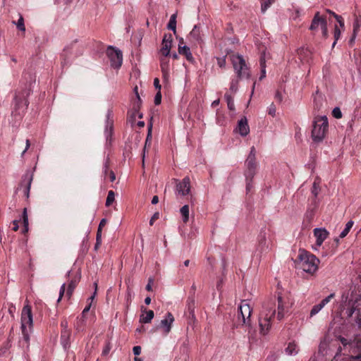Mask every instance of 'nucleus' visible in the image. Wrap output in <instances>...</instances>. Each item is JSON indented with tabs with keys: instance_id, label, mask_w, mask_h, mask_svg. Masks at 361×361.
Wrapping results in <instances>:
<instances>
[{
	"instance_id": "1",
	"label": "nucleus",
	"mask_w": 361,
	"mask_h": 361,
	"mask_svg": "<svg viewBox=\"0 0 361 361\" xmlns=\"http://www.w3.org/2000/svg\"><path fill=\"white\" fill-rule=\"evenodd\" d=\"M276 314L275 305L264 304L259 315V333L267 335L271 327V319Z\"/></svg>"
},
{
	"instance_id": "2",
	"label": "nucleus",
	"mask_w": 361,
	"mask_h": 361,
	"mask_svg": "<svg viewBox=\"0 0 361 361\" xmlns=\"http://www.w3.org/2000/svg\"><path fill=\"white\" fill-rule=\"evenodd\" d=\"M298 265L305 272L314 274L318 269L319 260L313 255L300 250L298 255Z\"/></svg>"
},
{
	"instance_id": "3",
	"label": "nucleus",
	"mask_w": 361,
	"mask_h": 361,
	"mask_svg": "<svg viewBox=\"0 0 361 361\" xmlns=\"http://www.w3.org/2000/svg\"><path fill=\"white\" fill-rule=\"evenodd\" d=\"M329 123L326 116H317L313 121L312 138L314 142H319L326 137L328 132Z\"/></svg>"
},
{
	"instance_id": "4",
	"label": "nucleus",
	"mask_w": 361,
	"mask_h": 361,
	"mask_svg": "<svg viewBox=\"0 0 361 361\" xmlns=\"http://www.w3.org/2000/svg\"><path fill=\"white\" fill-rule=\"evenodd\" d=\"M33 324L32 313L30 305H25L21 313V330L24 340L27 343L30 340V332Z\"/></svg>"
},
{
	"instance_id": "5",
	"label": "nucleus",
	"mask_w": 361,
	"mask_h": 361,
	"mask_svg": "<svg viewBox=\"0 0 361 361\" xmlns=\"http://www.w3.org/2000/svg\"><path fill=\"white\" fill-rule=\"evenodd\" d=\"M231 60L235 73L239 79L250 78V71L243 56L239 54H233L231 56Z\"/></svg>"
},
{
	"instance_id": "6",
	"label": "nucleus",
	"mask_w": 361,
	"mask_h": 361,
	"mask_svg": "<svg viewBox=\"0 0 361 361\" xmlns=\"http://www.w3.org/2000/svg\"><path fill=\"white\" fill-rule=\"evenodd\" d=\"M319 29H321L323 37L326 38L328 37L326 20L320 15L319 12H317L312 20L310 30L312 31H317Z\"/></svg>"
},
{
	"instance_id": "7",
	"label": "nucleus",
	"mask_w": 361,
	"mask_h": 361,
	"mask_svg": "<svg viewBox=\"0 0 361 361\" xmlns=\"http://www.w3.org/2000/svg\"><path fill=\"white\" fill-rule=\"evenodd\" d=\"M239 314L238 317H241L243 324L247 326L251 325L250 316L252 314V308L247 301L243 300L241 302L238 307Z\"/></svg>"
},
{
	"instance_id": "8",
	"label": "nucleus",
	"mask_w": 361,
	"mask_h": 361,
	"mask_svg": "<svg viewBox=\"0 0 361 361\" xmlns=\"http://www.w3.org/2000/svg\"><path fill=\"white\" fill-rule=\"evenodd\" d=\"M107 56L113 67L116 68L121 67L123 61V55L119 49L109 47L107 49Z\"/></svg>"
},
{
	"instance_id": "9",
	"label": "nucleus",
	"mask_w": 361,
	"mask_h": 361,
	"mask_svg": "<svg viewBox=\"0 0 361 361\" xmlns=\"http://www.w3.org/2000/svg\"><path fill=\"white\" fill-rule=\"evenodd\" d=\"M356 313L355 322L361 329V296H358L355 300L352 301L351 307L347 311L348 317H352Z\"/></svg>"
},
{
	"instance_id": "10",
	"label": "nucleus",
	"mask_w": 361,
	"mask_h": 361,
	"mask_svg": "<svg viewBox=\"0 0 361 361\" xmlns=\"http://www.w3.org/2000/svg\"><path fill=\"white\" fill-rule=\"evenodd\" d=\"M134 92L135 93L136 98L133 104V110L128 113V121L132 126H134L135 124V119L137 117H138L139 118H141L142 117V114H140L137 110L141 102L140 97L137 92V87H135L134 88Z\"/></svg>"
},
{
	"instance_id": "11",
	"label": "nucleus",
	"mask_w": 361,
	"mask_h": 361,
	"mask_svg": "<svg viewBox=\"0 0 361 361\" xmlns=\"http://www.w3.org/2000/svg\"><path fill=\"white\" fill-rule=\"evenodd\" d=\"M277 314L276 317L279 320H281L286 313H288L290 305L287 298L279 295L277 298Z\"/></svg>"
},
{
	"instance_id": "12",
	"label": "nucleus",
	"mask_w": 361,
	"mask_h": 361,
	"mask_svg": "<svg viewBox=\"0 0 361 361\" xmlns=\"http://www.w3.org/2000/svg\"><path fill=\"white\" fill-rule=\"evenodd\" d=\"M245 164L247 169V173L249 176L252 177L255 173V170L257 169V163H256V151L254 147H252L250 149V152L247 156V158L245 161Z\"/></svg>"
},
{
	"instance_id": "13",
	"label": "nucleus",
	"mask_w": 361,
	"mask_h": 361,
	"mask_svg": "<svg viewBox=\"0 0 361 361\" xmlns=\"http://www.w3.org/2000/svg\"><path fill=\"white\" fill-rule=\"evenodd\" d=\"M174 320L173 314L171 312H167L164 318L161 320L157 329H161L164 334L167 335L171 330Z\"/></svg>"
},
{
	"instance_id": "14",
	"label": "nucleus",
	"mask_w": 361,
	"mask_h": 361,
	"mask_svg": "<svg viewBox=\"0 0 361 361\" xmlns=\"http://www.w3.org/2000/svg\"><path fill=\"white\" fill-rule=\"evenodd\" d=\"M313 233L316 238V245L315 247H313V249L317 250L322 245L323 242L327 238L329 233L324 228H316L314 229Z\"/></svg>"
},
{
	"instance_id": "15",
	"label": "nucleus",
	"mask_w": 361,
	"mask_h": 361,
	"mask_svg": "<svg viewBox=\"0 0 361 361\" xmlns=\"http://www.w3.org/2000/svg\"><path fill=\"white\" fill-rule=\"evenodd\" d=\"M190 181L188 177L184 178L176 185V195L177 196H185L190 193Z\"/></svg>"
},
{
	"instance_id": "16",
	"label": "nucleus",
	"mask_w": 361,
	"mask_h": 361,
	"mask_svg": "<svg viewBox=\"0 0 361 361\" xmlns=\"http://www.w3.org/2000/svg\"><path fill=\"white\" fill-rule=\"evenodd\" d=\"M235 130L243 137H245L249 134L250 127L248 126L247 119L245 116L241 118L238 121Z\"/></svg>"
},
{
	"instance_id": "17",
	"label": "nucleus",
	"mask_w": 361,
	"mask_h": 361,
	"mask_svg": "<svg viewBox=\"0 0 361 361\" xmlns=\"http://www.w3.org/2000/svg\"><path fill=\"white\" fill-rule=\"evenodd\" d=\"M172 46V36L171 35H165L162 40V47L160 49L161 54L164 56H169Z\"/></svg>"
},
{
	"instance_id": "18",
	"label": "nucleus",
	"mask_w": 361,
	"mask_h": 361,
	"mask_svg": "<svg viewBox=\"0 0 361 361\" xmlns=\"http://www.w3.org/2000/svg\"><path fill=\"white\" fill-rule=\"evenodd\" d=\"M32 181V175L27 173L24 175L20 187H23V192L26 197H29L31 183Z\"/></svg>"
},
{
	"instance_id": "19",
	"label": "nucleus",
	"mask_w": 361,
	"mask_h": 361,
	"mask_svg": "<svg viewBox=\"0 0 361 361\" xmlns=\"http://www.w3.org/2000/svg\"><path fill=\"white\" fill-rule=\"evenodd\" d=\"M183 39H181L180 40L179 44H178V52L180 54L185 55L187 60L191 61L193 60L192 55L190 52V49L188 47L185 45H183Z\"/></svg>"
},
{
	"instance_id": "20",
	"label": "nucleus",
	"mask_w": 361,
	"mask_h": 361,
	"mask_svg": "<svg viewBox=\"0 0 361 361\" xmlns=\"http://www.w3.org/2000/svg\"><path fill=\"white\" fill-rule=\"evenodd\" d=\"M299 350L298 345L294 341L290 342L285 349L286 353L290 356H295L298 355Z\"/></svg>"
},
{
	"instance_id": "21",
	"label": "nucleus",
	"mask_w": 361,
	"mask_h": 361,
	"mask_svg": "<svg viewBox=\"0 0 361 361\" xmlns=\"http://www.w3.org/2000/svg\"><path fill=\"white\" fill-rule=\"evenodd\" d=\"M361 32V17H357L355 20L353 25V37L350 39V42L351 43L353 42L356 36Z\"/></svg>"
},
{
	"instance_id": "22",
	"label": "nucleus",
	"mask_w": 361,
	"mask_h": 361,
	"mask_svg": "<svg viewBox=\"0 0 361 361\" xmlns=\"http://www.w3.org/2000/svg\"><path fill=\"white\" fill-rule=\"evenodd\" d=\"M161 71H162V73H163V76H164V80H168V76H169V61L167 60H166L165 59H162L161 60Z\"/></svg>"
},
{
	"instance_id": "23",
	"label": "nucleus",
	"mask_w": 361,
	"mask_h": 361,
	"mask_svg": "<svg viewBox=\"0 0 361 361\" xmlns=\"http://www.w3.org/2000/svg\"><path fill=\"white\" fill-rule=\"evenodd\" d=\"M154 314L152 310L146 311L145 314H142L140 316V322L145 324L150 323L154 318Z\"/></svg>"
},
{
	"instance_id": "24",
	"label": "nucleus",
	"mask_w": 361,
	"mask_h": 361,
	"mask_svg": "<svg viewBox=\"0 0 361 361\" xmlns=\"http://www.w3.org/2000/svg\"><path fill=\"white\" fill-rule=\"evenodd\" d=\"M69 331H62L61 341L63 348L66 349L69 346Z\"/></svg>"
},
{
	"instance_id": "25",
	"label": "nucleus",
	"mask_w": 361,
	"mask_h": 361,
	"mask_svg": "<svg viewBox=\"0 0 361 361\" xmlns=\"http://www.w3.org/2000/svg\"><path fill=\"white\" fill-rule=\"evenodd\" d=\"M189 206L188 204L183 206L180 209V213L184 223H187L189 220Z\"/></svg>"
},
{
	"instance_id": "26",
	"label": "nucleus",
	"mask_w": 361,
	"mask_h": 361,
	"mask_svg": "<svg viewBox=\"0 0 361 361\" xmlns=\"http://www.w3.org/2000/svg\"><path fill=\"white\" fill-rule=\"evenodd\" d=\"M189 37L195 41H199L200 39V28L197 25L194 26L193 29L189 34Z\"/></svg>"
},
{
	"instance_id": "27",
	"label": "nucleus",
	"mask_w": 361,
	"mask_h": 361,
	"mask_svg": "<svg viewBox=\"0 0 361 361\" xmlns=\"http://www.w3.org/2000/svg\"><path fill=\"white\" fill-rule=\"evenodd\" d=\"M224 97L227 102V106H228V109H230L231 111H234L235 110V104H234V101H233L232 95L229 93H226L224 95Z\"/></svg>"
},
{
	"instance_id": "28",
	"label": "nucleus",
	"mask_w": 361,
	"mask_h": 361,
	"mask_svg": "<svg viewBox=\"0 0 361 361\" xmlns=\"http://www.w3.org/2000/svg\"><path fill=\"white\" fill-rule=\"evenodd\" d=\"M167 27L169 30H171L173 31V32H176V14H173L171 16Z\"/></svg>"
},
{
	"instance_id": "29",
	"label": "nucleus",
	"mask_w": 361,
	"mask_h": 361,
	"mask_svg": "<svg viewBox=\"0 0 361 361\" xmlns=\"http://www.w3.org/2000/svg\"><path fill=\"white\" fill-rule=\"evenodd\" d=\"M275 0H261V11L264 13Z\"/></svg>"
},
{
	"instance_id": "30",
	"label": "nucleus",
	"mask_w": 361,
	"mask_h": 361,
	"mask_svg": "<svg viewBox=\"0 0 361 361\" xmlns=\"http://www.w3.org/2000/svg\"><path fill=\"white\" fill-rule=\"evenodd\" d=\"M353 226V221H349L346 224L345 228L343 230V231L340 234V237L341 238L345 237L348 233H349L350 230L351 229L352 226Z\"/></svg>"
},
{
	"instance_id": "31",
	"label": "nucleus",
	"mask_w": 361,
	"mask_h": 361,
	"mask_svg": "<svg viewBox=\"0 0 361 361\" xmlns=\"http://www.w3.org/2000/svg\"><path fill=\"white\" fill-rule=\"evenodd\" d=\"M23 226H24V230L23 232H27L28 231V216L27 213V209L24 208L23 212Z\"/></svg>"
},
{
	"instance_id": "32",
	"label": "nucleus",
	"mask_w": 361,
	"mask_h": 361,
	"mask_svg": "<svg viewBox=\"0 0 361 361\" xmlns=\"http://www.w3.org/2000/svg\"><path fill=\"white\" fill-rule=\"evenodd\" d=\"M115 200V194L112 190H109L106 200V206H110Z\"/></svg>"
},
{
	"instance_id": "33",
	"label": "nucleus",
	"mask_w": 361,
	"mask_h": 361,
	"mask_svg": "<svg viewBox=\"0 0 361 361\" xmlns=\"http://www.w3.org/2000/svg\"><path fill=\"white\" fill-rule=\"evenodd\" d=\"M323 309L322 306L320 305V303L315 305L312 307L310 315V317H313L316 315L317 313H319Z\"/></svg>"
},
{
	"instance_id": "34",
	"label": "nucleus",
	"mask_w": 361,
	"mask_h": 361,
	"mask_svg": "<svg viewBox=\"0 0 361 361\" xmlns=\"http://www.w3.org/2000/svg\"><path fill=\"white\" fill-rule=\"evenodd\" d=\"M238 80H233L231 82L230 88L229 90L231 93L234 94L238 90Z\"/></svg>"
},
{
	"instance_id": "35",
	"label": "nucleus",
	"mask_w": 361,
	"mask_h": 361,
	"mask_svg": "<svg viewBox=\"0 0 361 361\" xmlns=\"http://www.w3.org/2000/svg\"><path fill=\"white\" fill-rule=\"evenodd\" d=\"M334 297H335V294L334 293H331L327 297L324 298L319 303L322 306V307L324 308V307L326 305H327L331 301V300L333 299Z\"/></svg>"
},
{
	"instance_id": "36",
	"label": "nucleus",
	"mask_w": 361,
	"mask_h": 361,
	"mask_svg": "<svg viewBox=\"0 0 361 361\" xmlns=\"http://www.w3.org/2000/svg\"><path fill=\"white\" fill-rule=\"evenodd\" d=\"M75 287V283L73 281H71L70 283L68 284V290L66 292V295L68 296V298H71Z\"/></svg>"
},
{
	"instance_id": "37",
	"label": "nucleus",
	"mask_w": 361,
	"mask_h": 361,
	"mask_svg": "<svg viewBox=\"0 0 361 361\" xmlns=\"http://www.w3.org/2000/svg\"><path fill=\"white\" fill-rule=\"evenodd\" d=\"M332 115L336 118H341L342 117V113L338 107H335L332 111Z\"/></svg>"
},
{
	"instance_id": "38",
	"label": "nucleus",
	"mask_w": 361,
	"mask_h": 361,
	"mask_svg": "<svg viewBox=\"0 0 361 361\" xmlns=\"http://www.w3.org/2000/svg\"><path fill=\"white\" fill-rule=\"evenodd\" d=\"M341 34V30L338 28L337 25H336L335 28H334V38H335V41L333 43V47L335 46V44L336 43V41L340 38Z\"/></svg>"
},
{
	"instance_id": "39",
	"label": "nucleus",
	"mask_w": 361,
	"mask_h": 361,
	"mask_svg": "<svg viewBox=\"0 0 361 361\" xmlns=\"http://www.w3.org/2000/svg\"><path fill=\"white\" fill-rule=\"evenodd\" d=\"M91 302H90L88 304L87 306H86L84 310H82V318H84L85 317V314L90 310V307H91ZM84 322V319H80V322H81V324H82Z\"/></svg>"
},
{
	"instance_id": "40",
	"label": "nucleus",
	"mask_w": 361,
	"mask_h": 361,
	"mask_svg": "<svg viewBox=\"0 0 361 361\" xmlns=\"http://www.w3.org/2000/svg\"><path fill=\"white\" fill-rule=\"evenodd\" d=\"M111 345H110L109 343H106V345H105V346H104V348H103V350H102V355H104V356L107 355L109 353L110 350H111Z\"/></svg>"
},
{
	"instance_id": "41",
	"label": "nucleus",
	"mask_w": 361,
	"mask_h": 361,
	"mask_svg": "<svg viewBox=\"0 0 361 361\" xmlns=\"http://www.w3.org/2000/svg\"><path fill=\"white\" fill-rule=\"evenodd\" d=\"M17 27L22 30V31H25V25H24V23H23V18L22 17L20 18V19L18 20V23H17Z\"/></svg>"
},
{
	"instance_id": "42",
	"label": "nucleus",
	"mask_w": 361,
	"mask_h": 361,
	"mask_svg": "<svg viewBox=\"0 0 361 361\" xmlns=\"http://www.w3.org/2000/svg\"><path fill=\"white\" fill-rule=\"evenodd\" d=\"M319 188L318 184L316 182H314L313 185H312V194L315 197H317L319 193Z\"/></svg>"
},
{
	"instance_id": "43",
	"label": "nucleus",
	"mask_w": 361,
	"mask_h": 361,
	"mask_svg": "<svg viewBox=\"0 0 361 361\" xmlns=\"http://www.w3.org/2000/svg\"><path fill=\"white\" fill-rule=\"evenodd\" d=\"M268 112H269V114H270L271 116H275V114H276V107H275V106L273 104H271L269 106Z\"/></svg>"
},
{
	"instance_id": "44",
	"label": "nucleus",
	"mask_w": 361,
	"mask_h": 361,
	"mask_svg": "<svg viewBox=\"0 0 361 361\" xmlns=\"http://www.w3.org/2000/svg\"><path fill=\"white\" fill-rule=\"evenodd\" d=\"M65 288H66V284L63 283L62 286H61V288H60L59 297V298L57 300L58 302L61 300V298H62V297H63V295L64 294V292H65Z\"/></svg>"
},
{
	"instance_id": "45",
	"label": "nucleus",
	"mask_w": 361,
	"mask_h": 361,
	"mask_svg": "<svg viewBox=\"0 0 361 361\" xmlns=\"http://www.w3.org/2000/svg\"><path fill=\"white\" fill-rule=\"evenodd\" d=\"M161 94L160 91H159L154 97L155 104H157V105L161 103Z\"/></svg>"
},
{
	"instance_id": "46",
	"label": "nucleus",
	"mask_w": 361,
	"mask_h": 361,
	"mask_svg": "<svg viewBox=\"0 0 361 361\" xmlns=\"http://www.w3.org/2000/svg\"><path fill=\"white\" fill-rule=\"evenodd\" d=\"M261 66H262V75L259 78V80H262L266 76L264 62H263L262 61H261Z\"/></svg>"
},
{
	"instance_id": "47",
	"label": "nucleus",
	"mask_w": 361,
	"mask_h": 361,
	"mask_svg": "<svg viewBox=\"0 0 361 361\" xmlns=\"http://www.w3.org/2000/svg\"><path fill=\"white\" fill-rule=\"evenodd\" d=\"M133 351L135 355H139L141 353V347L140 346H135L133 348Z\"/></svg>"
},
{
	"instance_id": "48",
	"label": "nucleus",
	"mask_w": 361,
	"mask_h": 361,
	"mask_svg": "<svg viewBox=\"0 0 361 361\" xmlns=\"http://www.w3.org/2000/svg\"><path fill=\"white\" fill-rule=\"evenodd\" d=\"M106 223V220L105 219H103L101 220L99 227H98V233H100L102 231V228L103 226H105Z\"/></svg>"
},
{
	"instance_id": "49",
	"label": "nucleus",
	"mask_w": 361,
	"mask_h": 361,
	"mask_svg": "<svg viewBox=\"0 0 361 361\" xmlns=\"http://www.w3.org/2000/svg\"><path fill=\"white\" fill-rule=\"evenodd\" d=\"M159 218V214L158 213H155L152 217H151V219L149 220V224L151 226L153 225L154 221L156 219H157Z\"/></svg>"
},
{
	"instance_id": "50",
	"label": "nucleus",
	"mask_w": 361,
	"mask_h": 361,
	"mask_svg": "<svg viewBox=\"0 0 361 361\" xmlns=\"http://www.w3.org/2000/svg\"><path fill=\"white\" fill-rule=\"evenodd\" d=\"M61 326L63 328L62 331H68V322L66 320H63L61 323Z\"/></svg>"
},
{
	"instance_id": "51",
	"label": "nucleus",
	"mask_w": 361,
	"mask_h": 361,
	"mask_svg": "<svg viewBox=\"0 0 361 361\" xmlns=\"http://www.w3.org/2000/svg\"><path fill=\"white\" fill-rule=\"evenodd\" d=\"M154 85L156 87V89H158L159 90H161V85L159 84V80L158 78H155L154 80Z\"/></svg>"
},
{
	"instance_id": "52",
	"label": "nucleus",
	"mask_w": 361,
	"mask_h": 361,
	"mask_svg": "<svg viewBox=\"0 0 361 361\" xmlns=\"http://www.w3.org/2000/svg\"><path fill=\"white\" fill-rule=\"evenodd\" d=\"M152 282H153V280L152 279H149V282H148L147 285L146 286V289L148 291L152 290Z\"/></svg>"
},
{
	"instance_id": "53",
	"label": "nucleus",
	"mask_w": 361,
	"mask_h": 361,
	"mask_svg": "<svg viewBox=\"0 0 361 361\" xmlns=\"http://www.w3.org/2000/svg\"><path fill=\"white\" fill-rule=\"evenodd\" d=\"M226 61L225 59H219L218 60V64L220 67H224L225 66Z\"/></svg>"
},
{
	"instance_id": "54",
	"label": "nucleus",
	"mask_w": 361,
	"mask_h": 361,
	"mask_svg": "<svg viewBox=\"0 0 361 361\" xmlns=\"http://www.w3.org/2000/svg\"><path fill=\"white\" fill-rule=\"evenodd\" d=\"M13 230L16 231L18 229V220H14L13 221Z\"/></svg>"
},
{
	"instance_id": "55",
	"label": "nucleus",
	"mask_w": 361,
	"mask_h": 361,
	"mask_svg": "<svg viewBox=\"0 0 361 361\" xmlns=\"http://www.w3.org/2000/svg\"><path fill=\"white\" fill-rule=\"evenodd\" d=\"M109 178L111 182H114L116 180V176L113 171H110Z\"/></svg>"
},
{
	"instance_id": "56",
	"label": "nucleus",
	"mask_w": 361,
	"mask_h": 361,
	"mask_svg": "<svg viewBox=\"0 0 361 361\" xmlns=\"http://www.w3.org/2000/svg\"><path fill=\"white\" fill-rule=\"evenodd\" d=\"M159 202V197L158 196L155 195L152 197V204H157Z\"/></svg>"
},
{
	"instance_id": "57",
	"label": "nucleus",
	"mask_w": 361,
	"mask_h": 361,
	"mask_svg": "<svg viewBox=\"0 0 361 361\" xmlns=\"http://www.w3.org/2000/svg\"><path fill=\"white\" fill-rule=\"evenodd\" d=\"M332 16L336 18L337 22H339V20H341L343 19V18L341 16H338L335 13H332Z\"/></svg>"
},
{
	"instance_id": "58",
	"label": "nucleus",
	"mask_w": 361,
	"mask_h": 361,
	"mask_svg": "<svg viewBox=\"0 0 361 361\" xmlns=\"http://www.w3.org/2000/svg\"><path fill=\"white\" fill-rule=\"evenodd\" d=\"M29 147H30V141H29V140H26L25 149L23 152L22 155H23L25 154V152L28 149Z\"/></svg>"
},
{
	"instance_id": "59",
	"label": "nucleus",
	"mask_w": 361,
	"mask_h": 361,
	"mask_svg": "<svg viewBox=\"0 0 361 361\" xmlns=\"http://www.w3.org/2000/svg\"><path fill=\"white\" fill-rule=\"evenodd\" d=\"M96 290H94V292L93 293V295L88 299V300L90 301V302L92 303V302L93 301V300L94 299L95 296H96Z\"/></svg>"
},
{
	"instance_id": "60",
	"label": "nucleus",
	"mask_w": 361,
	"mask_h": 361,
	"mask_svg": "<svg viewBox=\"0 0 361 361\" xmlns=\"http://www.w3.org/2000/svg\"><path fill=\"white\" fill-rule=\"evenodd\" d=\"M136 124L140 128H143L145 126V122L142 121H138Z\"/></svg>"
},
{
	"instance_id": "61",
	"label": "nucleus",
	"mask_w": 361,
	"mask_h": 361,
	"mask_svg": "<svg viewBox=\"0 0 361 361\" xmlns=\"http://www.w3.org/2000/svg\"><path fill=\"white\" fill-rule=\"evenodd\" d=\"M219 99H216V100H214L212 103V106H216L217 105H219Z\"/></svg>"
},
{
	"instance_id": "62",
	"label": "nucleus",
	"mask_w": 361,
	"mask_h": 361,
	"mask_svg": "<svg viewBox=\"0 0 361 361\" xmlns=\"http://www.w3.org/2000/svg\"><path fill=\"white\" fill-rule=\"evenodd\" d=\"M145 302L146 305H149L151 302V298L149 297H147L145 300Z\"/></svg>"
},
{
	"instance_id": "63",
	"label": "nucleus",
	"mask_w": 361,
	"mask_h": 361,
	"mask_svg": "<svg viewBox=\"0 0 361 361\" xmlns=\"http://www.w3.org/2000/svg\"><path fill=\"white\" fill-rule=\"evenodd\" d=\"M340 27H344V21H343V19H342L341 20H339V22H338Z\"/></svg>"
},
{
	"instance_id": "64",
	"label": "nucleus",
	"mask_w": 361,
	"mask_h": 361,
	"mask_svg": "<svg viewBox=\"0 0 361 361\" xmlns=\"http://www.w3.org/2000/svg\"><path fill=\"white\" fill-rule=\"evenodd\" d=\"M134 360L135 361H143L141 358H139V357H135Z\"/></svg>"
}]
</instances>
